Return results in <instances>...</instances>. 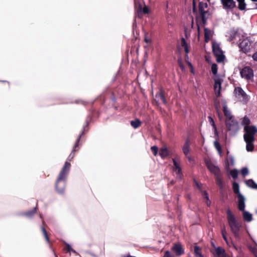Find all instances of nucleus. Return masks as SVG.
I'll use <instances>...</instances> for the list:
<instances>
[{
  "instance_id": "4468645a",
  "label": "nucleus",
  "mask_w": 257,
  "mask_h": 257,
  "mask_svg": "<svg viewBox=\"0 0 257 257\" xmlns=\"http://www.w3.org/2000/svg\"><path fill=\"white\" fill-rule=\"evenodd\" d=\"M223 8L225 9H232L235 6L234 0H221Z\"/></svg>"
},
{
  "instance_id": "603ef678",
  "label": "nucleus",
  "mask_w": 257,
  "mask_h": 257,
  "mask_svg": "<svg viewBox=\"0 0 257 257\" xmlns=\"http://www.w3.org/2000/svg\"><path fill=\"white\" fill-rule=\"evenodd\" d=\"M253 2H257V0H251Z\"/></svg>"
},
{
  "instance_id": "09e8293b",
  "label": "nucleus",
  "mask_w": 257,
  "mask_h": 257,
  "mask_svg": "<svg viewBox=\"0 0 257 257\" xmlns=\"http://www.w3.org/2000/svg\"><path fill=\"white\" fill-rule=\"evenodd\" d=\"M217 183L219 185H221V180L220 179L218 178V176H217Z\"/></svg>"
},
{
  "instance_id": "864d4df0",
  "label": "nucleus",
  "mask_w": 257,
  "mask_h": 257,
  "mask_svg": "<svg viewBox=\"0 0 257 257\" xmlns=\"http://www.w3.org/2000/svg\"><path fill=\"white\" fill-rule=\"evenodd\" d=\"M79 139H77V142L78 143V142H79Z\"/></svg>"
},
{
  "instance_id": "393cba45",
  "label": "nucleus",
  "mask_w": 257,
  "mask_h": 257,
  "mask_svg": "<svg viewBox=\"0 0 257 257\" xmlns=\"http://www.w3.org/2000/svg\"><path fill=\"white\" fill-rule=\"evenodd\" d=\"M209 121L210 124L213 126L214 129V134L215 135H218V132L217 130L216 126L215 125V122L213 119V118L211 116L208 117Z\"/></svg>"
},
{
  "instance_id": "cd10ccee",
  "label": "nucleus",
  "mask_w": 257,
  "mask_h": 257,
  "mask_svg": "<svg viewBox=\"0 0 257 257\" xmlns=\"http://www.w3.org/2000/svg\"><path fill=\"white\" fill-rule=\"evenodd\" d=\"M214 146H215L216 149L217 150L219 156H221L222 155V150H221V147L220 144L219 143V142L218 141H216L214 142Z\"/></svg>"
},
{
  "instance_id": "dca6fc26",
  "label": "nucleus",
  "mask_w": 257,
  "mask_h": 257,
  "mask_svg": "<svg viewBox=\"0 0 257 257\" xmlns=\"http://www.w3.org/2000/svg\"><path fill=\"white\" fill-rule=\"evenodd\" d=\"M223 112L224 113V115L226 117V120H230L232 119H234L233 116L231 114V113L229 109L228 108L227 106L225 104H224L223 105Z\"/></svg>"
},
{
  "instance_id": "f8f14e48",
  "label": "nucleus",
  "mask_w": 257,
  "mask_h": 257,
  "mask_svg": "<svg viewBox=\"0 0 257 257\" xmlns=\"http://www.w3.org/2000/svg\"><path fill=\"white\" fill-rule=\"evenodd\" d=\"M204 35L205 42H208L212 38L214 35V30L212 28H209L205 26L203 27Z\"/></svg>"
},
{
  "instance_id": "ddd939ff",
  "label": "nucleus",
  "mask_w": 257,
  "mask_h": 257,
  "mask_svg": "<svg viewBox=\"0 0 257 257\" xmlns=\"http://www.w3.org/2000/svg\"><path fill=\"white\" fill-rule=\"evenodd\" d=\"M171 249L176 256H180L184 253V249L180 243H175Z\"/></svg>"
},
{
  "instance_id": "a19ab883",
  "label": "nucleus",
  "mask_w": 257,
  "mask_h": 257,
  "mask_svg": "<svg viewBox=\"0 0 257 257\" xmlns=\"http://www.w3.org/2000/svg\"><path fill=\"white\" fill-rule=\"evenodd\" d=\"M143 12L144 14H148L149 13V8L147 6H145L143 9Z\"/></svg>"
},
{
  "instance_id": "72a5a7b5",
  "label": "nucleus",
  "mask_w": 257,
  "mask_h": 257,
  "mask_svg": "<svg viewBox=\"0 0 257 257\" xmlns=\"http://www.w3.org/2000/svg\"><path fill=\"white\" fill-rule=\"evenodd\" d=\"M151 149V150H152L153 154L155 156H156L158 154V149L157 147H156V146H154L152 147Z\"/></svg>"
},
{
  "instance_id": "79ce46f5",
  "label": "nucleus",
  "mask_w": 257,
  "mask_h": 257,
  "mask_svg": "<svg viewBox=\"0 0 257 257\" xmlns=\"http://www.w3.org/2000/svg\"><path fill=\"white\" fill-rule=\"evenodd\" d=\"M187 64H188V66L191 68V72L192 73H194V69H193V65H192V64L190 62H187Z\"/></svg>"
},
{
  "instance_id": "c9c22d12",
  "label": "nucleus",
  "mask_w": 257,
  "mask_h": 257,
  "mask_svg": "<svg viewBox=\"0 0 257 257\" xmlns=\"http://www.w3.org/2000/svg\"><path fill=\"white\" fill-rule=\"evenodd\" d=\"M222 234L223 237L224 239L225 240V241H226V243L227 244H228V241L227 237H226V236L225 235V228H223L222 229Z\"/></svg>"
},
{
  "instance_id": "37998d69",
  "label": "nucleus",
  "mask_w": 257,
  "mask_h": 257,
  "mask_svg": "<svg viewBox=\"0 0 257 257\" xmlns=\"http://www.w3.org/2000/svg\"><path fill=\"white\" fill-rule=\"evenodd\" d=\"M204 196H205V198H206V200H207V202H206V203H207V205H209V203H210L209 202V196H208V194H207L206 192H204Z\"/></svg>"
},
{
  "instance_id": "a211bd4d",
  "label": "nucleus",
  "mask_w": 257,
  "mask_h": 257,
  "mask_svg": "<svg viewBox=\"0 0 257 257\" xmlns=\"http://www.w3.org/2000/svg\"><path fill=\"white\" fill-rule=\"evenodd\" d=\"M207 7V5L206 3H200L199 4V10L202 15L203 21H205V17L208 14L207 12L203 11L204 8H206Z\"/></svg>"
},
{
  "instance_id": "1a4fd4ad",
  "label": "nucleus",
  "mask_w": 257,
  "mask_h": 257,
  "mask_svg": "<svg viewBox=\"0 0 257 257\" xmlns=\"http://www.w3.org/2000/svg\"><path fill=\"white\" fill-rule=\"evenodd\" d=\"M205 163L208 170L210 171L211 173H213L216 176H219L220 170L217 166L215 165L210 160H205Z\"/></svg>"
},
{
  "instance_id": "f3484780",
  "label": "nucleus",
  "mask_w": 257,
  "mask_h": 257,
  "mask_svg": "<svg viewBox=\"0 0 257 257\" xmlns=\"http://www.w3.org/2000/svg\"><path fill=\"white\" fill-rule=\"evenodd\" d=\"M155 99L158 103L166 104V100L162 92H160L156 94Z\"/></svg>"
},
{
  "instance_id": "4c0bfd02",
  "label": "nucleus",
  "mask_w": 257,
  "mask_h": 257,
  "mask_svg": "<svg viewBox=\"0 0 257 257\" xmlns=\"http://www.w3.org/2000/svg\"><path fill=\"white\" fill-rule=\"evenodd\" d=\"M36 211V208H33L31 211L28 212L26 213V215L27 216H31L33 214H34Z\"/></svg>"
},
{
  "instance_id": "f257e3e1",
  "label": "nucleus",
  "mask_w": 257,
  "mask_h": 257,
  "mask_svg": "<svg viewBox=\"0 0 257 257\" xmlns=\"http://www.w3.org/2000/svg\"><path fill=\"white\" fill-rule=\"evenodd\" d=\"M217 66L216 64H213L211 66V71L213 74V79L214 80L213 88L215 94L217 97L220 96V90L221 84L223 82L224 76L223 75L217 74Z\"/></svg>"
},
{
  "instance_id": "20e7f679",
  "label": "nucleus",
  "mask_w": 257,
  "mask_h": 257,
  "mask_svg": "<svg viewBox=\"0 0 257 257\" xmlns=\"http://www.w3.org/2000/svg\"><path fill=\"white\" fill-rule=\"evenodd\" d=\"M227 217L231 229L235 236L238 235L241 225L238 223L230 210H227Z\"/></svg>"
},
{
  "instance_id": "b1692460",
  "label": "nucleus",
  "mask_w": 257,
  "mask_h": 257,
  "mask_svg": "<svg viewBox=\"0 0 257 257\" xmlns=\"http://www.w3.org/2000/svg\"><path fill=\"white\" fill-rule=\"evenodd\" d=\"M246 185L251 188L257 189V184H256L252 180L249 179L245 181Z\"/></svg>"
},
{
  "instance_id": "7c9ffc66",
  "label": "nucleus",
  "mask_w": 257,
  "mask_h": 257,
  "mask_svg": "<svg viewBox=\"0 0 257 257\" xmlns=\"http://www.w3.org/2000/svg\"><path fill=\"white\" fill-rule=\"evenodd\" d=\"M131 124L133 127L136 128H138L141 124V121L139 119H136L132 121Z\"/></svg>"
},
{
  "instance_id": "f704fd0d",
  "label": "nucleus",
  "mask_w": 257,
  "mask_h": 257,
  "mask_svg": "<svg viewBox=\"0 0 257 257\" xmlns=\"http://www.w3.org/2000/svg\"><path fill=\"white\" fill-rule=\"evenodd\" d=\"M163 257H174V255L171 253L170 251L167 250L165 252Z\"/></svg>"
},
{
  "instance_id": "de8ad7c7",
  "label": "nucleus",
  "mask_w": 257,
  "mask_h": 257,
  "mask_svg": "<svg viewBox=\"0 0 257 257\" xmlns=\"http://www.w3.org/2000/svg\"><path fill=\"white\" fill-rule=\"evenodd\" d=\"M145 41L147 43H150L151 42V39L147 37L145 38Z\"/></svg>"
},
{
  "instance_id": "9d476101",
  "label": "nucleus",
  "mask_w": 257,
  "mask_h": 257,
  "mask_svg": "<svg viewBox=\"0 0 257 257\" xmlns=\"http://www.w3.org/2000/svg\"><path fill=\"white\" fill-rule=\"evenodd\" d=\"M241 76L246 80H250L253 76V71L249 67H245L240 72Z\"/></svg>"
},
{
  "instance_id": "f03ea898",
  "label": "nucleus",
  "mask_w": 257,
  "mask_h": 257,
  "mask_svg": "<svg viewBox=\"0 0 257 257\" xmlns=\"http://www.w3.org/2000/svg\"><path fill=\"white\" fill-rule=\"evenodd\" d=\"M257 133V129L253 127L245 128V133L243 135L244 140L246 144V149L248 152H251L253 150L254 141V135Z\"/></svg>"
},
{
  "instance_id": "a878e982",
  "label": "nucleus",
  "mask_w": 257,
  "mask_h": 257,
  "mask_svg": "<svg viewBox=\"0 0 257 257\" xmlns=\"http://www.w3.org/2000/svg\"><path fill=\"white\" fill-rule=\"evenodd\" d=\"M194 254L196 257H203L201 252V249L198 246L194 247Z\"/></svg>"
},
{
  "instance_id": "aec40b11",
  "label": "nucleus",
  "mask_w": 257,
  "mask_h": 257,
  "mask_svg": "<svg viewBox=\"0 0 257 257\" xmlns=\"http://www.w3.org/2000/svg\"><path fill=\"white\" fill-rule=\"evenodd\" d=\"M234 165V161L232 157H228L225 161V168L229 171L230 167Z\"/></svg>"
},
{
  "instance_id": "5701e85b",
  "label": "nucleus",
  "mask_w": 257,
  "mask_h": 257,
  "mask_svg": "<svg viewBox=\"0 0 257 257\" xmlns=\"http://www.w3.org/2000/svg\"><path fill=\"white\" fill-rule=\"evenodd\" d=\"M243 217L244 219L247 222L251 221L252 219V214L245 210L243 211Z\"/></svg>"
},
{
  "instance_id": "423d86ee",
  "label": "nucleus",
  "mask_w": 257,
  "mask_h": 257,
  "mask_svg": "<svg viewBox=\"0 0 257 257\" xmlns=\"http://www.w3.org/2000/svg\"><path fill=\"white\" fill-rule=\"evenodd\" d=\"M234 96L235 99L243 103L248 100V97L240 87H236L234 90Z\"/></svg>"
},
{
  "instance_id": "ea45409f",
  "label": "nucleus",
  "mask_w": 257,
  "mask_h": 257,
  "mask_svg": "<svg viewBox=\"0 0 257 257\" xmlns=\"http://www.w3.org/2000/svg\"><path fill=\"white\" fill-rule=\"evenodd\" d=\"M42 231L43 232V234L44 235V236H45L46 239L47 240V241H49V237L48 236V235H47L46 230L43 227L42 228Z\"/></svg>"
},
{
  "instance_id": "4be33fe9",
  "label": "nucleus",
  "mask_w": 257,
  "mask_h": 257,
  "mask_svg": "<svg viewBox=\"0 0 257 257\" xmlns=\"http://www.w3.org/2000/svg\"><path fill=\"white\" fill-rule=\"evenodd\" d=\"M159 155L163 159L166 158L169 155V151L166 146H164L160 150Z\"/></svg>"
},
{
  "instance_id": "bb28decb",
  "label": "nucleus",
  "mask_w": 257,
  "mask_h": 257,
  "mask_svg": "<svg viewBox=\"0 0 257 257\" xmlns=\"http://www.w3.org/2000/svg\"><path fill=\"white\" fill-rule=\"evenodd\" d=\"M182 45L184 48L185 51L186 53V56L188 58V54L189 52V49L188 45L184 39H182Z\"/></svg>"
},
{
  "instance_id": "0eeeda50",
  "label": "nucleus",
  "mask_w": 257,
  "mask_h": 257,
  "mask_svg": "<svg viewBox=\"0 0 257 257\" xmlns=\"http://www.w3.org/2000/svg\"><path fill=\"white\" fill-rule=\"evenodd\" d=\"M225 124L227 130L232 135H235L239 129L238 123L234 119L225 120Z\"/></svg>"
},
{
  "instance_id": "6ab92c4d",
  "label": "nucleus",
  "mask_w": 257,
  "mask_h": 257,
  "mask_svg": "<svg viewBox=\"0 0 257 257\" xmlns=\"http://www.w3.org/2000/svg\"><path fill=\"white\" fill-rule=\"evenodd\" d=\"M190 144L189 140H187L182 147V151L185 156H187L190 152Z\"/></svg>"
},
{
  "instance_id": "8fccbe9b",
  "label": "nucleus",
  "mask_w": 257,
  "mask_h": 257,
  "mask_svg": "<svg viewBox=\"0 0 257 257\" xmlns=\"http://www.w3.org/2000/svg\"><path fill=\"white\" fill-rule=\"evenodd\" d=\"M187 158H188V160H189V161H190V160H191V157H189V156H187Z\"/></svg>"
},
{
  "instance_id": "412c9836",
  "label": "nucleus",
  "mask_w": 257,
  "mask_h": 257,
  "mask_svg": "<svg viewBox=\"0 0 257 257\" xmlns=\"http://www.w3.org/2000/svg\"><path fill=\"white\" fill-rule=\"evenodd\" d=\"M241 123L242 125H244V131H245V128L246 127H248L249 128H255V129H257L255 126L254 125H250V120L247 117H244L243 118L242 120Z\"/></svg>"
},
{
  "instance_id": "49530a36",
  "label": "nucleus",
  "mask_w": 257,
  "mask_h": 257,
  "mask_svg": "<svg viewBox=\"0 0 257 257\" xmlns=\"http://www.w3.org/2000/svg\"><path fill=\"white\" fill-rule=\"evenodd\" d=\"M252 58L254 61H257V51L253 54Z\"/></svg>"
},
{
  "instance_id": "2f4dec72",
  "label": "nucleus",
  "mask_w": 257,
  "mask_h": 257,
  "mask_svg": "<svg viewBox=\"0 0 257 257\" xmlns=\"http://www.w3.org/2000/svg\"><path fill=\"white\" fill-rule=\"evenodd\" d=\"M230 175L234 179H236L238 176V171L236 169L231 170L229 172Z\"/></svg>"
},
{
  "instance_id": "6e6552de",
  "label": "nucleus",
  "mask_w": 257,
  "mask_h": 257,
  "mask_svg": "<svg viewBox=\"0 0 257 257\" xmlns=\"http://www.w3.org/2000/svg\"><path fill=\"white\" fill-rule=\"evenodd\" d=\"M212 46L213 53L216 57L217 62H222L225 58V56L223 54V52L220 48L219 45L215 42H213Z\"/></svg>"
},
{
  "instance_id": "39448f33",
  "label": "nucleus",
  "mask_w": 257,
  "mask_h": 257,
  "mask_svg": "<svg viewBox=\"0 0 257 257\" xmlns=\"http://www.w3.org/2000/svg\"><path fill=\"white\" fill-rule=\"evenodd\" d=\"M253 42L252 38L250 37L242 40L239 44L240 50L245 53L250 52L253 47L252 45Z\"/></svg>"
},
{
  "instance_id": "e433bc0d",
  "label": "nucleus",
  "mask_w": 257,
  "mask_h": 257,
  "mask_svg": "<svg viewBox=\"0 0 257 257\" xmlns=\"http://www.w3.org/2000/svg\"><path fill=\"white\" fill-rule=\"evenodd\" d=\"M222 234L223 237L224 239L225 240V241H226V243L227 244H228V241L227 237H226V236L225 235V228H223L222 229Z\"/></svg>"
},
{
  "instance_id": "58836bf2",
  "label": "nucleus",
  "mask_w": 257,
  "mask_h": 257,
  "mask_svg": "<svg viewBox=\"0 0 257 257\" xmlns=\"http://www.w3.org/2000/svg\"><path fill=\"white\" fill-rule=\"evenodd\" d=\"M250 250L253 252L255 257H257V246L250 247Z\"/></svg>"
},
{
  "instance_id": "7ed1b4c3",
  "label": "nucleus",
  "mask_w": 257,
  "mask_h": 257,
  "mask_svg": "<svg viewBox=\"0 0 257 257\" xmlns=\"http://www.w3.org/2000/svg\"><path fill=\"white\" fill-rule=\"evenodd\" d=\"M70 168V164L68 162H66L59 175L56 183V189L57 191L60 193H62L64 192L63 186L64 183H62V187L61 188H59V184L61 181L63 180L66 178Z\"/></svg>"
},
{
  "instance_id": "c03bdc74",
  "label": "nucleus",
  "mask_w": 257,
  "mask_h": 257,
  "mask_svg": "<svg viewBox=\"0 0 257 257\" xmlns=\"http://www.w3.org/2000/svg\"><path fill=\"white\" fill-rule=\"evenodd\" d=\"M197 29H198V39H199L200 32H201V28L199 24L197 25Z\"/></svg>"
},
{
  "instance_id": "c756f323",
  "label": "nucleus",
  "mask_w": 257,
  "mask_h": 257,
  "mask_svg": "<svg viewBox=\"0 0 257 257\" xmlns=\"http://www.w3.org/2000/svg\"><path fill=\"white\" fill-rule=\"evenodd\" d=\"M238 3L239 9L241 10H244L246 7V4L244 3V0H236Z\"/></svg>"
},
{
  "instance_id": "c85d7f7f",
  "label": "nucleus",
  "mask_w": 257,
  "mask_h": 257,
  "mask_svg": "<svg viewBox=\"0 0 257 257\" xmlns=\"http://www.w3.org/2000/svg\"><path fill=\"white\" fill-rule=\"evenodd\" d=\"M232 188H233L234 192L235 193L237 194V196L239 195V194H241L239 192V186L237 183H236L235 182H233V184H232Z\"/></svg>"
},
{
  "instance_id": "3c124183",
  "label": "nucleus",
  "mask_w": 257,
  "mask_h": 257,
  "mask_svg": "<svg viewBox=\"0 0 257 257\" xmlns=\"http://www.w3.org/2000/svg\"><path fill=\"white\" fill-rule=\"evenodd\" d=\"M196 185L197 186V187H198V188H200V186H199V184H198V183H196Z\"/></svg>"
},
{
  "instance_id": "473e14b6",
  "label": "nucleus",
  "mask_w": 257,
  "mask_h": 257,
  "mask_svg": "<svg viewBox=\"0 0 257 257\" xmlns=\"http://www.w3.org/2000/svg\"><path fill=\"white\" fill-rule=\"evenodd\" d=\"M241 173L244 177L247 175L249 173L248 169L246 167L243 168L241 170Z\"/></svg>"
},
{
  "instance_id": "9b49d317",
  "label": "nucleus",
  "mask_w": 257,
  "mask_h": 257,
  "mask_svg": "<svg viewBox=\"0 0 257 257\" xmlns=\"http://www.w3.org/2000/svg\"><path fill=\"white\" fill-rule=\"evenodd\" d=\"M173 172L177 175V177L181 179L182 176V170L180 164V162L176 159H173Z\"/></svg>"
},
{
  "instance_id": "a18cd8bd",
  "label": "nucleus",
  "mask_w": 257,
  "mask_h": 257,
  "mask_svg": "<svg viewBox=\"0 0 257 257\" xmlns=\"http://www.w3.org/2000/svg\"><path fill=\"white\" fill-rule=\"evenodd\" d=\"M66 249H67V250L68 251H73V250L71 248V246L69 244H66Z\"/></svg>"
},
{
  "instance_id": "2eb2a0df",
  "label": "nucleus",
  "mask_w": 257,
  "mask_h": 257,
  "mask_svg": "<svg viewBox=\"0 0 257 257\" xmlns=\"http://www.w3.org/2000/svg\"><path fill=\"white\" fill-rule=\"evenodd\" d=\"M238 207L240 210L243 211L245 208V198L241 194L238 195Z\"/></svg>"
}]
</instances>
